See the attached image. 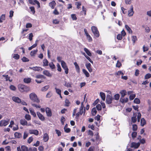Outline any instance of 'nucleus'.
Instances as JSON below:
<instances>
[{
    "label": "nucleus",
    "instance_id": "f257e3e1",
    "mask_svg": "<svg viewBox=\"0 0 151 151\" xmlns=\"http://www.w3.org/2000/svg\"><path fill=\"white\" fill-rule=\"evenodd\" d=\"M29 97L30 100L33 102L39 103L40 101L36 94L34 92L32 93L29 94Z\"/></svg>",
    "mask_w": 151,
    "mask_h": 151
},
{
    "label": "nucleus",
    "instance_id": "f03ea898",
    "mask_svg": "<svg viewBox=\"0 0 151 151\" xmlns=\"http://www.w3.org/2000/svg\"><path fill=\"white\" fill-rule=\"evenodd\" d=\"M18 87L19 91L22 92H27L29 91V88L27 86L22 84H19Z\"/></svg>",
    "mask_w": 151,
    "mask_h": 151
},
{
    "label": "nucleus",
    "instance_id": "7ed1b4c3",
    "mask_svg": "<svg viewBox=\"0 0 151 151\" xmlns=\"http://www.w3.org/2000/svg\"><path fill=\"white\" fill-rule=\"evenodd\" d=\"M91 29L95 36L96 37H99V34L97 27L94 26H93L91 27Z\"/></svg>",
    "mask_w": 151,
    "mask_h": 151
},
{
    "label": "nucleus",
    "instance_id": "20e7f679",
    "mask_svg": "<svg viewBox=\"0 0 151 151\" xmlns=\"http://www.w3.org/2000/svg\"><path fill=\"white\" fill-rule=\"evenodd\" d=\"M61 65L63 68L65 70V74H67L68 72V69L66 63L64 61H61Z\"/></svg>",
    "mask_w": 151,
    "mask_h": 151
},
{
    "label": "nucleus",
    "instance_id": "39448f33",
    "mask_svg": "<svg viewBox=\"0 0 151 151\" xmlns=\"http://www.w3.org/2000/svg\"><path fill=\"white\" fill-rule=\"evenodd\" d=\"M9 120H2L0 121V127L6 126L9 123Z\"/></svg>",
    "mask_w": 151,
    "mask_h": 151
},
{
    "label": "nucleus",
    "instance_id": "423d86ee",
    "mask_svg": "<svg viewBox=\"0 0 151 151\" xmlns=\"http://www.w3.org/2000/svg\"><path fill=\"white\" fill-rule=\"evenodd\" d=\"M29 3L31 4L34 5L36 4L37 5L38 8L40 7V3L37 0H28Z\"/></svg>",
    "mask_w": 151,
    "mask_h": 151
},
{
    "label": "nucleus",
    "instance_id": "0eeeda50",
    "mask_svg": "<svg viewBox=\"0 0 151 151\" xmlns=\"http://www.w3.org/2000/svg\"><path fill=\"white\" fill-rule=\"evenodd\" d=\"M128 15L129 17L132 16L134 13V12L133 10V7L132 6H131L130 7L129 10L128 11Z\"/></svg>",
    "mask_w": 151,
    "mask_h": 151
},
{
    "label": "nucleus",
    "instance_id": "6e6552de",
    "mask_svg": "<svg viewBox=\"0 0 151 151\" xmlns=\"http://www.w3.org/2000/svg\"><path fill=\"white\" fill-rule=\"evenodd\" d=\"M112 98L111 96L109 95H107L106 96V103L108 104H110L112 102Z\"/></svg>",
    "mask_w": 151,
    "mask_h": 151
},
{
    "label": "nucleus",
    "instance_id": "1a4fd4ad",
    "mask_svg": "<svg viewBox=\"0 0 151 151\" xmlns=\"http://www.w3.org/2000/svg\"><path fill=\"white\" fill-rule=\"evenodd\" d=\"M29 132L30 134H34L35 135H37L39 134L38 131L36 129H30Z\"/></svg>",
    "mask_w": 151,
    "mask_h": 151
},
{
    "label": "nucleus",
    "instance_id": "9d476101",
    "mask_svg": "<svg viewBox=\"0 0 151 151\" xmlns=\"http://www.w3.org/2000/svg\"><path fill=\"white\" fill-rule=\"evenodd\" d=\"M140 145V143L139 142L136 143L133 142L131 143V147H134L135 148H137Z\"/></svg>",
    "mask_w": 151,
    "mask_h": 151
},
{
    "label": "nucleus",
    "instance_id": "9b49d317",
    "mask_svg": "<svg viewBox=\"0 0 151 151\" xmlns=\"http://www.w3.org/2000/svg\"><path fill=\"white\" fill-rule=\"evenodd\" d=\"M29 68L30 69H32L34 70L38 71H41L42 70V69L40 67H30Z\"/></svg>",
    "mask_w": 151,
    "mask_h": 151
},
{
    "label": "nucleus",
    "instance_id": "f8f14e48",
    "mask_svg": "<svg viewBox=\"0 0 151 151\" xmlns=\"http://www.w3.org/2000/svg\"><path fill=\"white\" fill-rule=\"evenodd\" d=\"M46 112L48 116H52L51 111L50 109L48 107H47L45 109Z\"/></svg>",
    "mask_w": 151,
    "mask_h": 151
},
{
    "label": "nucleus",
    "instance_id": "ddd939ff",
    "mask_svg": "<svg viewBox=\"0 0 151 151\" xmlns=\"http://www.w3.org/2000/svg\"><path fill=\"white\" fill-rule=\"evenodd\" d=\"M87 69L88 70L89 72L91 73L92 71V70L91 68V65L90 63H86L85 65Z\"/></svg>",
    "mask_w": 151,
    "mask_h": 151
},
{
    "label": "nucleus",
    "instance_id": "4468645a",
    "mask_svg": "<svg viewBox=\"0 0 151 151\" xmlns=\"http://www.w3.org/2000/svg\"><path fill=\"white\" fill-rule=\"evenodd\" d=\"M115 75L118 78H120V76L124 75V73L121 71H118L115 73Z\"/></svg>",
    "mask_w": 151,
    "mask_h": 151
},
{
    "label": "nucleus",
    "instance_id": "2eb2a0df",
    "mask_svg": "<svg viewBox=\"0 0 151 151\" xmlns=\"http://www.w3.org/2000/svg\"><path fill=\"white\" fill-rule=\"evenodd\" d=\"M128 101V99L127 98H124V97L121 98L120 99V101L122 103H127Z\"/></svg>",
    "mask_w": 151,
    "mask_h": 151
},
{
    "label": "nucleus",
    "instance_id": "dca6fc26",
    "mask_svg": "<svg viewBox=\"0 0 151 151\" xmlns=\"http://www.w3.org/2000/svg\"><path fill=\"white\" fill-rule=\"evenodd\" d=\"M37 115L39 119L41 121H44L45 120V117L40 112H37Z\"/></svg>",
    "mask_w": 151,
    "mask_h": 151
},
{
    "label": "nucleus",
    "instance_id": "f3484780",
    "mask_svg": "<svg viewBox=\"0 0 151 151\" xmlns=\"http://www.w3.org/2000/svg\"><path fill=\"white\" fill-rule=\"evenodd\" d=\"M56 4V3L54 1L51 2L49 4V6L52 9H53L55 8Z\"/></svg>",
    "mask_w": 151,
    "mask_h": 151
},
{
    "label": "nucleus",
    "instance_id": "a211bd4d",
    "mask_svg": "<svg viewBox=\"0 0 151 151\" xmlns=\"http://www.w3.org/2000/svg\"><path fill=\"white\" fill-rule=\"evenodd\" d=\"M12 99L13 101L17 103H20L21 102V99L18 97L13 96Z\"/></svg>",
    "mask_w": 151,
    "mask_h": 151
},
{
    "label": "nucleus",
    "instance_id": "6ab92c4d",
    "mask_svg": "<svg viewBox=\"0 0 151 151\" xmlns=\"http://www.w3.org/2000/svg\"><path fill=\"white\" fill-rule=\"evenodd\" d=\"M21 149L22 151H29L32 150L31 148H29L28 149L27 147L24 145L21 146Z\"/></svg>",
    "mask_w": 151,
    "mask_h": 151
},
{
    "label": "nucleus",
    "instance_id": "aec40b11",
    "mask_svg": "<svg viewBox=\"0 0 151 151\" xmlns=\"http://www.w3.org/2000/svg\"><path fill=\"white\" fill-rule=\"evenodd\" d=\"M74 64L75 66V68L76 71L79 73L80 71V69L79 65L76 62L74 63Z\"/></svg>",
    "mask_w": 151,
    "mask_h": 151
},
{
    "label": "nucleus",
    "instance_id": "412c9836",
    "mask_svg": "<svg viewBox=\"0 0 151 151\" xmlns=\"http://www.w3.org/2000/svg\"><path fill=\"white\" fill-rule=\"evenodd\" d=\"M43 65L44 66H47L49 65V62L46 59H44L43 60Z\"/></svg>",
    "mask_w": 151,
    "mask_h": 151
},
{
    "label": "nucleus",
    "instance_id": "4be33fe9",
    "mask_svg": "<svg viewBox=\"0 0 151 151\" xmlns=\"http://www.w3.org/2000/svg\"><path fill=\"white\" fill-rule=\"evenodd\" d=\"M43 73L46 76L50 77L52 76V75L50 72L47 70H45L43 71Z\"/></svg>",
    "mask_w": 151,
    "mask_h": 151
},
{
    "label": "nucleus",
    "instance_id": "5701e85b",
    "mask_svg": "<svg viewBox=\"0 0 151 151\" xmlns=\"http://www.w3.org/2000/svg\"><path fill=\"white\" fill-rule=\"evenodd\" d=\"M43 139L45 142H46L48 141L49 139V136L47 133L44 134Z\"/></svg>",
    "mask_w": 151,
    "mask_h": 151
},
{
    "label": "nucleus",
    "instance_id": "b1692460",
    "mask_svg": "<svg viewBox=\"0 0 151 151\" xmlns=\"http://www.w3.org/2000/svg\"><path fill=\"white\" fill-rule=\"evenodd\" d=\"M20 123L23 126H25L27 124V122L24 119H22L20 120Z\"/></svg>",
    "mask_w": 151,
    "mask_h": 151
},
{
    "label": "nucleus",
    "instance_id": "393cba45",
    "mask_svg": "<svg viewBox=\"0 0 151 151\" xmlns=\"http://www.w3.org/2000/svg\"><path fill=\"white\" fill-rule=\"evenodd\" d=\"M100 95L101 98L104 101L105 99L106 95L103 92H100Z\"/></svg>",
    "mask_w": 151,
    "mask_h": 151
},
{
    "label": "nucleus",
    "instance_id": "a878e982",
    "mask_svg": "<svg viewBox=\"0 0 151 151\" xmlns=\"http://www.w3.org/2000/svg\"><path fill=\"white\" fill-rule=\"evenodd\" d=\"M120 93L121 94V97L122 98L124 97L126 95L127 92L125 90H123L121 91L120 92Z\"/></svg>",
    "mask_w": 151,
    "mask_h": 151
},
{
    "label": "nucleus",
    "instance_id": "bb28decb",
    "mask_svg": "<svg viewBox=\"0 0 151 151\" xmlns=\"http://www.w3.org/2000/svg\"><path fill=\"white\" fill-rule=\"evenodd\" d=\"M29 111L32 115L34 117L36 116V114L34 111V110L32 108H30L29 109Z\"/></svg>",
    "mask_w": 151,
    "mask_h": 151
},
{
    "label": "nucleus",
    "instance_id": "cd10ccee",
    "mask_svg": "<svg viewBox=\"0 0 151 151\" xmlns=\"http://www.w3.org/2000/svg\"><path fill=\"white\" fill-rule=\"evenodd\" d=\"M83 112V111L80 109L79 111L76 114V119H78L80 116V115H81L82 114Z\"/></svg>",
    "mask_w": 151,
    "mask_h": 151
},
{
    "label": "nucleus",
    "instance_id": "c85d7f7f",
    "mask_svg": "<svg viewBox=\"0 0 151 151\" xmlns=\"http://www.w3.org/2000/svg\"><path fill=\"white\" fill-rule=\"evenodd\" d=\"M35 78L37 79H40V80L45 79V78L44 76L41 74L37 75L35 76Z\"/></svg>",
    "mask_w": 151,
    "mask_h": 151
},
{
    "label": "nucleus",
    "instance_id": "c756f323",
    "mask_svg": "<svg viewBox=\"0 0 151 151\" xmlns=\"http://www.w3.org/2000/svg\"><path fill=\"white\" fill-rule=\"evenodd\" d=\"M84 50L88 55L89 56H91L92 55L91 53L88 49L86 48H84Z\"/></svg>",
    "mask_w": 151,
    "mask_h": 151
},
{
    "label": "nucleus",
    "instance_id": "7c9ffc66",
    "mask_svg": "<svg viewBox=\"0 0 151 151\" xmlns=\"http://www.w3.org/2000/svg\"><path fill=\"white\" fill-rule=\"evenodd\" d=\"M19 55L17 54H13L12 55V57L15 59L18 60L19 58Z\"/></svg>",
    "mask_w": 151,
    "mask_h": 151
},
{
    "label": "nucleus",
    "instance_id": "2f4dec72",
    "mask_svg": "<svg viewBox=\"0 0 151 151\" xmlns=\"http://www.w3.org/2000/svg\"><path fill=\"white\" fill-rule=\"evenodd\" d=\"M31 80V79L30 78H24V79L23 81L24 83H28L30 82Z\"/></svg>",
    "mask_w": 151,
    "mask_h": 151
},
{
    "label": "nucleus",
    "instance_id": "473e14b6",
    "mask_svg": "<svg viewBox=\"0 0 151 151\" xmlns=\"http://www.w3.org/2000/svg\"><path fill=\"white\" fill-rule=\"evenodd\" d=\"M15 137L16 138H20L22 137L21 134L19 132H16L14 134Z\"/></svg>",
    "mask_w": 151,
    "mask_h": 151
},
{
    "label": "nucleus",
    "instance_id": "72a5a7b5",
    "mask_svg": "<svg viewBox=\"0 0 151 151\" xmlns=\"http://www.w3.org/2000/svg\"><path fill=\"white\" fill-rule=\"evenodd\" d=\"M82 71L84 74L87 77H89L90 74L85 69H83Z\"/></svg>",
    "mask_w": 151,
    "mask_h": 151
},
{
    "label": "nucleus",
    "instance_id": "f704fd0d",
    "mask_svg": "<svg viewBox=\"0 0 151 151\" xmlns=\"http://www.w3.org/2000/svg\"><path fill=\"white\" fill-rule=\"evenodd\" d=\"M48 65L50 68L52 69H54L55 68V66L53 63L52 62H50L49 63Z\"/></svg>",
    "mask_w": 151,
    "mask_h": 151
},
{
    "label": "nucleus",
    "instance_id": "c9c22d12",
    "mask_svg": "<svg viewBox=\"0 0 151 151\" xmlns=\"http://www.w3.org/2000/svg\"><path fill=\"white\" fill-rule=\"evenodd\" d=\"M146 124V122L144 118H142L141 120V125L143 126Z\"/></svg>",
    "mask_w": 151,
    "mask_h": 151
},
{
    "label": "nucleus",
    "instance_id": "e433bc0d",
    "mask_svg": "<svg viewBox=\"0 0 151 151\" xmlns=\"http://www.w3.org/2000/svg\"><path fill=\"white\" fill-rule=\"evenodd\" d=\"M3 76L5 77V78L6 79V81H9V82H11L12 81V79H10V77L8 75H3Z\"/></svg>",
    "mask_w": 151,
    "mask_h": 151
},
{
    "label": "nucleus",
    "instance_id": "4c0bfd02",
    "mask_svg": "<svg viewBox=\"0 0 151 151\" xmlns=\"http://www.w3.org/2000/svg\"><path fill=\"white\" fill-rule=\"evenodd\" d=\"M37 50L31 51L30 53V55L32 56H35V55L37 53Z\"/></svg>",
    "mask_w": 151,
    "mask_h": 151
},
{
    "label": "nucleus",
    "instance_id": "58836bf2",
    "mask_svg": "<svg viewBox=\"0 0 151 151\" xmlns=\"http://www.w3.org/2000/svg\"><path fill=\"white\" fill-rule=\"evenodd\" d=\"M125 27L127 29V31L129 32V33H132V31L130 29V28L128 26V25H125Z\"/></svg>",
    "mask_w": 151,
    "mask_h": 151
},
{
    "label": "nucleus",
    "instance_id": "ea45409f",
    "mask_svg": "<svg viewBox=\"0 0 151 151\" xmlns=\"http://www.w3.org/2000/svg\"><path fill=\"white\" fill-rule=\"evenodd\" d=\"M25 118L27 120L29 121L31 119V116L29 114H26L25 116Z\"/></svg>",
    "mask_w": 151,
    "mask_h": 151
},
{
    "label": "nucleus",
    "instance_id": "a19ab883",
    "mask_svg": "<svg viewBox=\"0 0 151 151\" xmlns=\"http://www.w3.org/2000/svg\"><path fill=\"white\" fill-rule=\"evenodd\" d=\"M49 86L48 85L46 86L42 87V90L43 91H47L49 88Z\"/></svg>",
    "mask_w": 151,
    "mask_h": 151
},
{
    "label": "nucleus",
    "instance_id": "79ce46f5",
    "mask_svg": "<svg viewBox=\"0 0 151 151\" xmlns=\"http://www.w3.org/2000/svg\"><path fill=\"white\" fill-rule=\"evenodd\" d=\"M97 113V111L95 108H93L92 110L91 113L93 115H95Z\"/></svg>",
    "mask_w": 151,
    "mask_h": 151
},
{
    "label": "nucleus",
    "instance_id": "37998d69",
    "mask_svg": "<svg viewBox=\"0 0 151 151\" xmlns=\"http://www.w3.org/2000/svg\"><path fill=\"white\" fill-rule=\"evenodd\" d=\"M86 36L87 39L88 40L89 42H91L92 41V38L89 34L86 35Z\"/></svg>",
    "mask_w": 151,
    "mask_h": 151
},
{
    "label": "nucleus",
    "instance_id": "c03bdc74",
    "mask_svg": "<svg viewBox=\"0 0 151 151\" xmlns=\"http://www.w3.org/2000/svg\"><path fill=\"white\" fill-rule=\"evenodd\" d=\"M65 106H69L70 102L67 99H66L65 101Z\"/></svg>",
    "mask_w": 151,
    "mask_h": 151
},
{
    "label": "nucleus",
    "instance_id": "a18cd8bd",
    "mask_svg": "<svg viewBox=\"0 0 151 151\" xmlns=\"http://www.w3.org/2000/svg\"><path fill=\"white\" fill-rule=\"evenodd\" d=\"M151 77V74L150 73H147L145 76V79H147L150 78Z\"/></svg>",
    "mask_w": 151,
    "mask_h": 151
},
{
    "label": "nucleus",
    "instance_id": "49530a36",
    "mask_svg": "<svg viewBox=\"0 0 151 151\" xmlns=\"http://www.w3.org/2000/svg\"><path fill=\"white\" fill-rule=\"evenodd\" d=\"M135 97V94H131L129 97L130 100H133Z\"/></svg>",
    "mask_w": 151,
    "mask_h": 151
},
{
    "label": "nucleus",
    "instance_id": "de8ad7c7",
    "mask_svg": "<svg viewBox=\"0 0 151 151\" xmlns=\"http://www.w3.org/2000/svg\"><path fill=\"white\" fill-rule=\"evenodd\" d=\"M10 89L12 91H15L16 89V87L13 85H11L9 87Z\"/></svg>",
    "mask_w": 151,
    "mask_h": 151
},
{
    "label": "nucleus",
    "instance_id": "09e8293b",
    "mask_svg": "<svg viewBox=\"0 0 151 151\" xmlns=\"http://www.w3.org/2000/svg\"><path fill=\"white\" fill-rule=\"evenodd\" d=\"M52 95V93L50 91L47 94L46 97L47 98H50Z\"/></svg>",
    "mask_w": 151,
    "mask_h": 151
},
{
    "label": "nucleus",
    "instance_id": "8fccbe9b",
    "mask_svg": "<svg viewBox=\"0 0 151 151\" xmlns=\"http://www.w3.org/2000/svg\"><path fill=\"white\" fill-rule=\"evenodd\" d=\"M134 102L137 104H139L140 103V101L139 99L138 98H135L134 100Z\"/></svg>",
    "mask_w": 151,
    "mask_h": 151
},
{
    "label": "nucleus",
    "instance_id": "3c124183",
    "mask_svg": "<svg viewBox=\"0 0 151 151\" xmlns=\"http://www.w3.org/2000/svg\"><path fill=\"white\" fill-rule=\"evenodd\" d=\"M64 86H66L67 87H71V83H67L65 82Z\"/></svg>",
    "mask_w": 151,
    "mask_h": 151
},
{
    "label": "nucleus",
    "instance_id": "603ef678",
    "mask_svg": "<svg viewBox=\"0 0 151 151\" xmlns=\"http://www.w3.org/2000/svg\"><path fill=\"white\" fill-rule=\"evenodd\" d=\"M64 130L65 132L66 133H69L70 131V129L69 128H66V126H65L64 127Z\"/></svg>",
    "mask_w": 151,
    "mask_h": 151
},
{
    "label": "nucleus",
    "instance_id": "864d4df0",
    "mask_svg": "<svg viewBox=\"0 0 151 151\" xmlns=\"http://www.w3.org/2000/svg\"><path fill=\"white\" fill-rule=\"evenodd\" d=\"M119 94H116L114 96V99L116 100H119Z\"/></svg>",
    "mask_w": 151,
    "mask_h": 151
},
{
    "label": "nucleus",
    "instance_id": "5fc2aeb1",
    "mask_svg": "<svg viewBox=\"0 0 151 151\" xmlns=\"http://www.w3.org/2000/svg\"><path fill=\"white\" fill-rule=\"evenodd\" d=\"M33 37V34L32 33H30L29 34L28 36V38L30 41H31L32 39V37Z\"/></svg>",
    "mask_w": 151,
    "mask_h": 151
},
{
    "label": "nucleus",
    "instance_id": "6e6d98bb",
    "mask_svg": "<svg viewBox=\"0 0 151 151\" xmlns=\"http://www.w3.org/2000/svg\"><path fill=\"white\" fill-rule=\"evenodd\" d=\"M137 133L135 132H133L132 134V136L133 139L136 136Z\"/></svg>",
    "mask_w": 151,
    "mask_h": 151
},
{
    "label": "nucleus",
    "instance_id": "4d7b16f0",
    "mask_svg": "<svg viewBox=\"0 0 151 151\" xmlns=\"http://www.w3.org/2000/svg\"><path fill=\"white\" fill-rule=\"evenodd\" d=\"M71 17L73 20H76L77 19V17L76 16L75 14H72L71 15Z\"/></svg>",
    "mask_w": 151,
    "mask_h": 151
},
{
    "label": "nucleus",
    "instance_id": "13d9d810",
    "mask_svg": "<svg viewBox=\"0 0 151 151\" xmlns=\"http://www.w3.org/2000/svg\"><path fill=\"white\" fill-rule=\"evenodd\" d=\"M137 37L135 36H133L132 37V40L133 41V43H134L137 40Z\"/></svg>",
    "mask_w": 151,
    "mask_h": 151
},
{
    "label": "nucleus",
    "instance_id": "bf43d9fd",
    "mask_svg": "<svg viewBox=\"0 0 151 151\" xmlns=\"http://www.w3.org/2000/svg\"><path fill=\"white\" fill-rule=\"evenodd\" d=\"M31 11L32 12L33 14H35V8L34 6H31L29 8Z\"/></svg>",
    "mask_w": 151,
    "mask_h": 151
},
{
    "label": "nucleus",
    "instance_id": "052dcab7",
    "mask_svg": "<svg viewBox=\"0 0 151 151\" xmlns=\"http://www.w3.org/2000/svg\"><path fill=\"white\" fill-rule=\"evenodd\" d=\"M96 107L98 110H101V107L100 104H97Z\"/></svg>",
    "mask_w": 151,
    "mask_h": 151
},
{
    "label": "nucleus",
    "instance_id": "680f3d73",
    "mask_svg": "<svg viewBox=\"0 0 151 151\" xmlns=\"http://www.w3.org/2000/svg\"><path fill=\"white\" fill-rule=\"evenodd\" d=\"M122 36L121 34H118L117 35V39L118 40H121L122 38Z\"/></svg>",
    "mask_w": 151,
    "mask_h": 151
},
{
    "label": "nucleus",
    "instance_id": "e2e57ef3",
    "mask_svg": "<svg viewBox=\"0 0 151 151\" xmlns=\"http://www.w3.org/2000/svg\"><path fill=\"white\" fill-rule=\"evenodd\" d=\"M55 131L58 136H60L61 135V133L60 130L57 129H55Z\"/></svg>",
    "mask_w": 151,
    "mask_h": 151
},
{
    "label": "nucleus",
    "instance_id": "0e129e2a",
    "mask_svg": "<svg viewBox=\"0 0 151 151\" xmlns=\"http://www.w3.org/2000/svg\"><path fill=\"white\" fill-rule=\"evenodd\" d=\"M22 61L24 62H26L29 61V60L27 58L24 57L22 58Z\"/></svg>",
    "mask_w": 151,
    "mask_h": 151
},
{
    "label": "nucleus",
    "instance_id": "69168bd1",
    "mask_svg": "<svg viewBox=\"0 0 151 151\" xmlns=\"http://www.w3.org/2000/svg\"><path fill=\"white\" fill-rule=\"evenodd\" d=\"M56 92L58 94H60L61 93V91L60 89L57 88H55Z\"/></svg>",
    "mask_w": 151,
    "mask_h": 151
},
{
    "label": "nucleus",
    "instance_id": "338daca9",
    "mask_svg": "<svg viewBox=\"0 0 151 151\" xmlns=\"http://www.w3.org/2000/svg\"><path fill=\"white\" fill-rule=\"evenodd\" d=\"M32 25L31 23H28L26 24V28H31L32 27Z\"/></svg>",
    "mask_w": 151,
    "mask_h": 151
},
{
    "label": "nucleus",
    "instance_id": "774afa93",
    "mask_svg": "<svg viewBox=\"0 0 151 151\" xmlns=\"http://www.w3.org/2000/svg\"><path fill=\"white\" fill-rule=\"evenodd\" d=\"M122 65L121 63L119 61H117V63L116 64V67L119 68Z\"/></svg>",
    "mask_w": 151,
    "mask_h": 151
}]
</instances>
